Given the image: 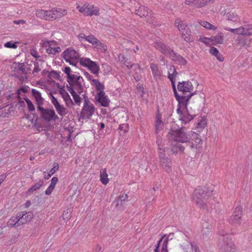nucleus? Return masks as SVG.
<instances>
[{"instance_id":"4468645a","label":"nucleus","mask_w":252,"mask_h":252,"mask_svg":"<svg viewBox=\"0 0 252 252\" xmlns=\"http://www.w3.org/2000/svg\"><path fill=\"white\" fill-rule=\"evenodd\" d=\"M193 86L191 82L183 81L182 82H179L177 85L178 90L182 92L183 94H186V93H192L193 91Z\"/></svg>"},{"instance_id":"39448f33","label":"nucleus","mask_w":252,"mask_h":252,"mask_svg":"<svg viewBox=\"0 0 252 252\" xmlns=\"http://www.w3.org/2000/svg\"><path fill=\"white\" fill-rule=\"evenodd\" d=\"M175 25L177 27L182 37L184 40L190 43L193 41L192 38L191 31L188 26L183 21L179 19L176 20L175 22Z\"/></svg>"},{"instance_id":"20e7f679","label":"nucleus","mask_w":252,"mask_h":252,"mask_svg":"<svg viewBox=\"0 0 252 252\" xmlns=\"http://www.w3.org/2000/svg\"><path fill=\"white\" fill-rule=\"evenodd\" d=\"M159 140L157 141L158 144V157L160 166L167 172H170L172 171V162L171 158L169 156H167L165 153L164 150L159 144Z\"/></svg>"},{"instance_id":"6ab92c4d","label":"nucleus","mask_w":252,"mask_h":252,"mask_svg":"<svg viewBox=\"0 0 252 252\" xmlns=\"http://www.w3.org/2000/svg\"><path fill=\"white\" fill-rule=\"evenodd\" d=\"M155 47L163 54L169 57L174 51L169 47L160 42L156 43Z\"/></svg>"},{"instance_id":"4c0bfd02","label":"nucleus","mask_w":252,"mask_h":252,"mask_svg":"<svg viewBox=\"0 0 252 252\" xmlns=\"http://www.w3.org/2000/svg\"><path fill=\"white\" fill-rule=\"evenodd\" d=\"M64 72L67 75V82L68 81H72V79L76 76V75L70 73L71 69L69 67H65L64 68Z\"/></svg>"},{"instance_id":"a878e982","label":"nucleus","mask_w":252,"mask_h":252,"mask_svg":"<svg viewBox=\"0 0 252 252\" xmlns=\"http://www.w3.org/2000/svg\"><path fill=\"white\" fill-rule=\"evenodd\" d=\"M85 40L92 43L94 45H95L96 47H102L103 45V44L101 43L99 40L92 35L87 36V37H85Z\"/></svg>"},{"instance_id":"2f4dec72","label":"nucleus","mask_w":252,"mask_h":252,"mask_svg":"<svg viewBox=\"0 0 252 252\" xmlns=\"http://www.w3.org/2000/svg\"><path fill=\"white\" fill-rule=\"evenodd\" d=\"M225 18L229 21L236 22L239 20L237 14L233 11H229L226 14Z\"/></svg>"},{"instance_id":"0e129e2a","label":"nucleus","mask_w":252,"mask_h":252,"mask_svg":"<svg viewBox=\"0 0 252 252\" xmlns=\"http://www.w3.org/2000/svg\"><path fill=\"white\" fill-rule=\"evenodd\" d=\"M84 99H85V102H84L83 107L90 106V105H93V104H92L90 102V101L89 100L88 97L86 96L85 95H84Z\"/></svg>"},{"instance_id":"bf43d9fd","label":"nucleus","mask_w":252,"mask_h":252,"mask_svg":"<svg viewBox=\"0 0 252 252\" xmlns=\"http://www.w3.org/2000/svg\"><path fill=\"white\" fill-rule=\"evenodd\" d=\"M190 244L192 251L194 250L195 252H200L199 249L195 242H191Z\"/></svg>"},{"instance_id":"393cba45","label":"nucleus","mask_w":252,"mask_h":252,"mask_svg":"<svg viewBox=\"0 0 252 252\" xmlns=\"http://www.w3.org/2000/svg\"><path fill=\"white\" fill-rule=\"evenodd\" d=\"M44 44L45 46H49V48L46 49V52L49 54L55 55L57 53H59L61 51V49L60 47H50V42L49 41H45Z\"/></svg>"},{"instance_id":"13d9d810","label":"nucleus","mask_w":252,"mask_h":252,"mask_svg":"<svg viewBox=\"0 0 252 252\" xmlns=\"http://www.w3.org/2000/svg\"><path fill=\"white\" fill-rule=\"evenodd\" d=\"M210 53L214 56L219 55V54L220 53L219 50L214 47H211L210 48Z\"/></svg>"},{"instance_id":"c85d7f7f","label":"nucleus","mask_w":252,"mask_h":252,"mask_svg":"<svg viewBox=\"0 0 252 252\" xmlns=\"http://www.w3.org/2000/svg\"><path fill=\"white\" fill-rule=\"evenodd\" d=\"M100 180L103 185H106L108 182V175L106 173V169H101L100 170Z\"/></svg>"},{"instance_id":"052dcab7","label":"nucleus","mask_w":252,"mask_h":252,"mask_svg":"<svg viewBox=\"0 0 252 252\" xmlns=\"http://www.w3.org/2000/svg\"><path fill=\"white\" fill-rule=\"evenodd\" d=\"M55 187H53L52 185H50L45 191V194L50 195L52 193Z\"/></svg>"},{"instance_id":"f03ea898","label":"nucleus","mask_w":252,"mask_h":252,"mask_svg":"<svg viewBox=\"0 0 252 252\" xmlns=\"http://www.w3.org/2000/svg\"><path fill=\"white\" fill-rule=\"evenodd\" d=\"M193 133L196 132L189 131L186 132L183 128L179 129L171 130L168 133V139L172 140L171 143V151L172 153L173 147L176 145H185L187 142H189L192 137Z\"/></svg>"},{"instance_id":"9d476101","label":"nucleus","mask_w":252,"mask_h":252,"mask_svg":"<svg viewBox=\"0 0 252 252\" xmlns=\"http://www.w3.org/2000/svg\"><path fill=\"white\" fill-rule=\"evenodd\" d=\"M177 112L179 116V120L182 122V123L186 124L192 120L195 116L196 114L194 112L190 111L188 108L181 110L180 107L177 109Z\"/></svg>"},{"instance_id":"58836bf2","label":"nucleus","mask_w":252,"mask_h":252,"mask_svg":"<svg viewBox=\"0 0 252 252\" xmlns=\"http://www.w3.org/2000/svg\"><path fill=\"white\" fill-rule=\"evenodd\" d=\"M69 92L71 94L74 101L76 103L78 104L81 102V98L80 96L77 94L74 90H73L71 88H70Z\"/></svg>"},{"instance_id":"e433bc0d","label":"nucleus","mask_w":252,"mask_h":252,"mask_svg":"<svg viewBox=\"0 0 252 252\" xmlns=\"http://www.w3.org/2000/svg\"><path fill=\"white\" fill-rule=\"evenodd\" d=\"M59 164L55 162L53 164V167L51 168L50 171L49 173L48 174L47 176L45 175L44 178L45 179H49L53 174H54L56 171H57L59 169Z\"/></svg>"},{"instance_id":"2eb2a0df","label":"nucleus","mask_w":252,"mask_h":252,"mask_svg":"<svg viewBox=\"0 0 252 252\" xmlns=\"http://www.w3.org/2000/svg\"><path fill=\"white\" fill-rule=\"evenodd\" d=\"M63 58L66 62L71 59H80L79 54L72 48H68L63 53Z\"/></svg>"},{"instance_id":"412c9836","label":"nucleus","mask_w":252,"mask_h":252,"mask_svg":"<svg viewBox=\"0 0 252 252\" xmlns=\"http://www.w3.org/2000/svg\"><path fill=\"white\" fill-rule=\"evenodd\" d=\"M32 95L35 99L37 107L42 106L44 104V99L42 97L41 93L34 89H32Z\"/></svg>"},{"instance_id":"7c9ffc66","label":"nucleus","mask_w":252,"mask_h":252,"mask_svg":"<svg viewBox=\"0 0 252 252\" xmlns=\"http://www.w3.org/2000/svg\"><path fill=\"white\" fill-rule=\"evenodd\" d=\"M198 23L204 28L209 30H216L217 27L212 25L208 22L203 20H198Z\"/></svg>"},{"instance_id":"603ef678","label":"nucleus","mask_w":252,"mask_h":252,"mask_svg":"<svg viewBox=\"0 0 252 252\" xmlns=\"http://www.w3.org/2000/svg\"><path fill=\"white\" fill-rule=\"evenodd\" d=\"M17 219V216L16 217H12L8 221V225L9 226H15L17 227V222H16Z\"/></svg>"},{"instance_id":"ddd939ff","label":"nucleus","mask_w":252,"mask_h":252,"mask_svg":"<svg viewBox=\"0 0 252 252\" xmlns=\"http://www.w3.org/2000/svg\"><path fill=\"white\" fill-rule=\"evenodd\" d=\"M95 99L96 104L98 103L103 107H108L110 102L104 92H97L95 96Z\"/></svg>"},{"instance_id":"c756f323","label":"nucleus","mask_w":252,"mask_h":252,"mask_svg":"<svg viewBox=\"0 0 252 252\" xmlns=\"http://www.w3.org/2000/svg\"><path fill=\"white\" fill-rule=\"evenodd\" d=\"M156 121L155 123L156 133H158L159 131L162 129L163 127V123L161 120V117L159 115H157L156 117Z\"/></svg>"},{"instance_id":"cd10ccee","label":"nucleus","mask_w":252,"mask_h":252,"mask_svg":"<svg viewBox=\"0 0 252 252\" xmlns=\"http://www.w3.org/2000/svg\"><path fill=\"white\" fill-rule=\"evenodd\" d=\"M91 84L95 86L97 92H104V85L100 83L98 80L94 79H92L91 81Z\"/></svg>"},{"instance_id":"864d4df0","label":"nucleus","mask_w":252,"mask_h":252,"mask_svg":"<svg viewBox=\"0 0 252 252\" xmlns=\"http://www.w3.org/2000/svg\"><path fill=\"white\" fill-rule=\"evenodd\" d=\"M89 10L88 9V4L85 3L83 6H82V8H80V9L79 11L83 13L84 15L88 16V11Z\"/></svg>"},{"instance_id":"4d7b16f0","label":"nucleus","mask_w":252,"mask_h":252,"mask_svg":"<svg viewBox=\"0 0 252 252\" xmlns=\"http://www.w3.org/2000/svg\"><path fill=\"white\" fill-rule=\"evenodd\" d=\"M62 97L63 98L64 100L65 101L67 105H68V101L70 102L71 103H72L73 104V102L70 98V95L68 94V93H65V95H63Z\"/></svg>"},{"instance_id":"6e6552de","label":"nucleus","mask_w":252,"mask_h":252,"mask_svg":"<svg viewBox=\"0 0 252 252\" xmlns=\"http://www.w3.org/2000/svg\"><path fill=\"white\" fill-rule=\"evenodd\" d=\"M173 90L174 96L178 102V108L180 107L181 110L183 109H187L188 108L187 105L189 101L190 97L195 94V92L190 93L187 95L183 94H182V95H179L177 93L176 88L173 89Z\"/></svg>"},{"instance_id":"423d86ee","label":"nucleus","mask_w":252,"mask_h":252,"mask_svg":"<svg viewBox=\"0 0 252 252\" xmlns=\"http://www.w3.org/2000/svg\"><path fill=\"white\" fill-rule=\"evenodd\" d=\"M219 246L222 252H235L236 249L231 237H221L219 241Z\"/></svg>"},{"instance_id":"a19ab883","label":"nucleus","mask_w":252,"mask_h":252,"mask_svg":"<svg viewBox=\"0 0 252 252\" xmlns=\"http://www.w3.org/2000/svg\"><path fill=\"white\" fill-rule=\"evenodd\" d=\"M127 198L128 196L126 194L124 193L122 195H120L118 198V199L114 202L116 203V207L118 208L119 207L120 201H123L125 202V201L126 200V199H127Z\"/></svg>"},{"instance_id":"c9c22d12","label":"nucleus","mask_w":252,"mask_h":252,"mask_svg":"<svg viewBox=\"0 0 252 252\" xmlns=\"http://www.w3.org/2000/svg\"><path fill=\"white\" fill-rule=\"evenodd\" d=\"M44 183L43 179H40L39 182L36 183L33 186L29 189V192H32L34 191L38 190L40 187H41Z\"/></svg>"},{"instance_id":"09e8293b","label":"nucleus","mask_w":252,"mask_h":252,"mask_svg":"<svg viewBox=\"0 0 252 252\" xmlns=\"http://www.w3.org/2000/svg\"><path fill=\"white\" fill-rule=\"evenodd\" d=\"M243 207L241 205L237 206L233 211L234 215H239V216H242Z\"/></svg>"},{"instance_id":"680f3d73","label":"nucleus","mask_w":252,"mask_h":252,"mask_svg":"<svg viewBox=\"0 0 252 252\" xmlns=\"http://www.w3.org/2000/svg\"><path fill=\"white\" fill-rule=\"evenodd\" d=\"M32 64V63L30 64H27V66L26 67V76L28 73L32 74V72H31Z\"/></svg>"},{"instance_id":"f257e3e1","label":"nucleus","mask_w":252,"mask_h":252,"mask_svg":"<svg viewBox=\"0 0 252 252\" xmlns=\"http://www.w3.org/2000/svg\"><path fill=\"white\" fill-rule=\"evenodd\" d=\"M189 142L185 145H176L173 147V154L181 152L184 153L191 158H194L197 153H200L202 147V140L198 133H193Z\"/></svg>"},{"instance_id":"f3484780","label":"nucleus","mask_w":252,"mask_h":252,"mask_svg":"<svg viewBox=\"0 0 252 252\" xmlns=\"http://www.w3.org/2000/svg\"><path fill=\"white\" fill-rule=\"evenodd\" d=\"M90 106L83 107L81 112V116L82 119H90L94 114V105H90Z\"/></svg>"},{"instance_id":"a18cd8bd","label":"nucleus","mask_w":252,"mask_h":252,"mask_svg":"<svg viewBox=\"0 0 252 252\" xmlns=\"http://www.w3.org/2000/svg\"><path fill=\"white\" fill-rule=\"evenodd\" d=\"M33 65V69L32 71V74L35 75V73L39 72L41 69L39 67V63L37 62H31Z\"/></svg>"},{"instance_id":"c03bdc74","label":"nucleus","mask_w":252,"mask_h":252,"mask_svg":"<svg viewBox=\"0 0 252 252\" xmlns=\"http://www.w3.org/2000/svg\"><path fill=\"white\" fill-rule=\"evenodd\" d=\"M92 62L93 61L90 59L86 58H82L80 60V64L82 65L87 67H88V66L90 65V64H91Z\"/></svg>"},{"instance_id":"338daca9","label":"nucleus","mask_w":252,"mask_h":252,"mask_svg":"<svg viewBox=\"0 0 252 252\" xmlns=\"http://www.w3.org/2000/svg\"><path fill=\"white\" fill-rule=\"evenodd\" d=\"M79 59H71L69 61L67 62L69 63L70 64L76 66L77 63H78Z\"/></svg>"},{"instance_id":"4be33fe9","label":"nucleus","mask_w":252,"mask_h":252,"mask_svg":"<svg viewBox=\"0 0 252 252\" xmlns=\"http://www.w3.org/2000/svg\"><path fill=\"white\" fill-rule=\"evenodd\" d=\"M178 73L174 66H171L168 71V78L170 79L173 89L176 88L175 86V77Z\"/></svg>"},{"instance_id":"a211bd4d","label":"nucleus","mask_w":252,"mask_h":252,"mask_svg":"<svg viewBox=\"0 0 252 252\" xmlns=\"http://www.w3.org/2000/svg\"><path fill=\"white\" fill-rule=\"evenodd\" d=\"M136 4L138 7V9H137V6H136L134 9L133 8H131L132 10H134L135 14L139 16L140 17H142L148 16V14H150L151 11H149V9L147 7L143 5H139L140 4L138 2H137Z\"/></svg>"},{"instance_id":"7ed1b4c3","label":"nucleus","mask_w":252,"mask_h":252,"mask_svg":"<svg viewBox=\"0 0 252 252\" xmlns=\"http://www.w3.org/2000/svg\"><path fill=\"white\" fill-rule=\"evenodd\" d=\"M210 195V192L207 191L206 189L198 187L193 191V198L198 207L206 210L207 212H209L210 209L207 205V200L209 198Z\"/></svg>"},{"instance_id":"49530a36","label":"nucleus","mask_w":252,"mask_h":252,"mask_svg":"<svg viewBox=\"0 0 252 252\" xmlns=\"http://www.w3.org/2000/svg\"><path fill=\"white\" fill-rule=\"evenodd\" d=\"M17 42H13L12 41H8L4 44V46L8 48L16 49L17 47Z\"/></svg>"},{"instance_id":"5fc2aeb1","label":"nucleus","mask_w":252,"mask_h":252,"mask_svg":"<svg viewBox=\"0 0 252 252\" xmlns=\"http://www.w3.org/2000/svg\"><path fill=\"white\" fill-rule=\"evenodd\" d=\"M27 214L26 212H22L17 214V217L20 219H22V221L23 222L24 224H25L27 222V220L24 219V216Z\"/></svg>"},{"instance_id":"1a4fd4ad","label":"nucleus","mask_w":252,"mask_h":252,"mask_svg":"<svg viewBox=\"0 0 252 252\" xmlns=\"http://www.w3.org/2000/svg\"><path fill=\"white\" fill-rule=\"evenodd\" d=\"M84 79L82 77L76 75L72 81H67L69 84L66 86L67 91L69 92L70 88H71L73 90H76L78 94H81L84 91L82 85Z\"/></svg>"},{"instance_id":"774afa93","label":"nucleus","mask_w":252,"mask_h":252,"mask_svg":"<svg viewBox=\"0 0 252 252\" xmlns=\"http://www.w3.org/2000/svg\"><path fill=\"white\" fill-rule=\"evenodd\" d=\"M119 60L122 62H126V60L125 57V56L123 54H120L118 56Z\"/></svg>"},{"instance_id":"dca6fc26","label":"nucleus","mask_w":252,"mask_h":252,"mask_svg":"<svg viewBox=\"0 0 252 252\" xmlns=\"http://www.w3.org/2000/svg\"><path fill=\"white\" fill-rule=\"evenodd\" d=\"M214 0H186L185 3L187 5L194 6L197 8L203 7L210 3H213Z\"/></svg>"},{"instance_id":"69168bd1","label":"nucleus","mask_w":252,"mask_h":252,"mask_svg":"<svg viewBox=\"0 0 252 252\" xmlns=\"http://www.w3.org/2000/svg\"><path fill=\"white\" fill-rule=\"evenodd\" d=\"M58 182V179L56 177H54L52 178L51 181V184L50 185H52L53 187H55L56 185Z\"/></svg>"},{"instance_id":"b1692460","label":"nucleus","mask_w":252,"mask_h":252,"mask_svg":"<svg viewBox=\"0 0 252 252\" xmlns=\"http://www.w3.org/2000/svg\"><path fill=\"white\" fill-rule=\"evenodd\" d=\"M88 16H92L93 15L98 16L100 14V9L98 7L94 5L88 4Z\"/></svg>"},{"instance_id":"6e6d98bb","label":"nucleus","mask_w":252,"mask_h":252,"mask_svg":"<svg viewBox=\"0 0 252 252\" xmlns=\"http://www.w3.org/2000/svg\"><path fill=\"white\" fill-rule=\"evenodd\" d=\"M50 95L51 96V102L55 106V107H56L57 106L60 104L58 102L57 99L51 93H50Z\"/></svg>"},{"instance_id":"f8f14e48","label":"nucleus","mask_w":252,"mask_h":252,"mask_svg":"<svg viewBox=\"0 0 252 252\" xmlns=\"http://www.w3.org/2000/svg\"><path fill=\"white\" fill-rule=\"evenodd\" d=\"M67 11L65 9L53 8L50 10H47L46 20H53L61 18L66 15Z\"/></svg>"},{"instance_id":"f704fd0d","label":"nucleus","mask_w":252,"mask_h":252,"mask_svg":"<svg viewBox=\"0 0 252 252\" xmlns=\"http://www.w3.org/2000/svg\"><path fill=\"white\" fill-rule=\"evenodd\" d=\"M242 216H239V215L233 214L230 219V223L231 224H238L241 223V219Z\"/></svg>"},{"instance_id":"72a5a7b5","label":"nucleus","mask_w":252,"mask_h":252,"mask_svg":"<svg viewBox=\"0 0 252 252\" xmlns=\"http://www.w3.org/2000/svg\"><path fill=\"white\" fill-rule=\"evenodd\" d=\"M151 68L154 77L156 79L158 78L160 76V73L158 65L155 63H152L151 64Z\"/></svg>"},{"instance_id":"79ce46f5","label":"nucleus","mask_w":252,"mask_h":252,"mask_svg":"<svg viewBox=\"0 0 252 252\" xmlns=\"http://www.w3.org/2000/svg\"><path fill=\"white\" fill-rule=\"evenodd\" d=\"M24 100L26 101V102L27 103V107H28V109L29 111L30 112L35 111V107H34L33 104L32 102V101L29 98H28L27 97L25 98Z\"/></svg>"},{"instance_id":"3c124183","label":"nucleus","mask_w":252,"mask_h":252,"mask_svg":"<svg viewBox=\"0 0 252 252\" xmlns=\"http://www.w3.org/2000/svg\"><path fill=\"white\" fill-rule=\"evenodd\" d=\"M71 212L70 209H67L66 211H64L63 214V217L64 220H69L71 216Z\"/></svg>"},{"instance_id":"473e14b6","label":"nucleus","mask_w":252,"mask_h":252,"mask_svg":"<svg viewBox=\"0 0 252 252\" xmlns=\"http://www.w3.org/2000/svg\"><path fill=\"white\" fill-rule=\"evenodd\" d=\"M89 70H90L94 74H97L98 73L99 70V65L94 62H92L90 65L88 66Z\"/></svg>"},{"instance_id":"9b49d317","label":"nucleus","mask_w":252,"mask_h":252,"mask_svg":"<svg viewBox=\"0 0 252 252\" xmlns=\"http://www.w3.org/2000/svg\"><path fill=\"white\" fill-rule=\"evenodd\" d=\"M15 63L16 65L14 67L13 70L15 74L13 76L19 79L21 81L27 79L28 77L26 76V66L24 63L18 62Z\"/></svg>"},{"instance_id":"ea45409f","label":"nucleus","mask_w":252,"mask_h":252,"mask_svg":"<svg viewBox=\"0 0 252 252\" xmlns=\"http://www.w3.org/2000/svg\"><path fill=\"white\" fill-rule=\"evenodd\" d=\"M58 113L61 116H64L66 114V108L63 106L61 104L59 105L58 106L55 107Z\"/></svg>"},{"instance_id":"aec40b11","label":"nucleus","mask_w":252,"mask_h":252,"mask_svg":"<svg viewBox=\"0 0 252 252\" xmlns=\"http://www.w3.org/2000/svg\"><path fill=\"white\" fill-rule=\"evenodd\" d=\"M208 42H212V44H223L224 40L223 34L221 32H219L216 35L211 36L210 38H205Z\"/></svg>"},{"instance_id":"5701e85b","label":"nucleus","mask_w":252,"mask_h":252,"mask_svg":"<svg viewBox=\"0 0 252 252\" xmlns=\"http://www.w3.org/2000/svg\"><path fill=\"white\" fill-rule=\"evenodd\" d=\"M170 58L173 61L177 62L180 65H186L187 63L186 60L181 55L175 53L174 51L170 55Z\"/></svg>"},{"instance_id":"37998d69","label":"nucleus","mask_w":252,"mask_h":252,"mask_svg":"<svg viewBox=\"0 0 252 252\" xmlns=\"http://www.w3.org/2000/svg\"><path fill=\"white\" fill-rule=\"evenodd\" d=\"M47 10H44L43 9H38L36 11V16L37 17L40 18L41 19H44L46 20Z\"/></svg>"},{"instance_id":"8fccbe9b","label":"nucleus","mask_w":252,"mask_h":252,"mask_svg":"<svg viewBox=\"0 0 252 252\" xmlns=\"http://www.w3.org/2000/svg\"><path fill=\"white\" fill-rule=\"evenodd\" d=\"M237 34L239 36H246V28L240 27L237 28Z\"/></svg>"},{"instance_id":"0eeeda50","label":"nucleus","mask_w":252,"mask_h":252,"mask_svg":"<svg viewBox=\"0 0 252 252\" xmlns=\"http://www.w3.org/2000/svg\"><path fill=\"white\" fill-rule=\"evenodd\" d=\"M37 110L41 118L44 121L49 122L52 120H58L59 118L56 114L54 110L52 109H46L42 106L37 107Z\"/></svg>"},{"instance_id":"bb28decb","label":"nucleus","mask_w":252,"mask_h":252,"mask_svg":"<svg viewBox=\"0 0 252 252\" xmlns=\"http://www.w3.org/2000/svg\"><path fill=\"white\" fill-rule=\"evenodd\" d=\"M236 45L241 48L247 46L248 43V39L245 36H238L236 39Z\"/></svg>"},{"instance_id":"e2e57ef3","label":"nucleus","mask_w":252,"mask_h":252,"mask_svg":"<svg viewBox=\"0 0 252 252\" xmlns=\"http://www.w3.org/2000/svg\"><path fill=\"white\" fill-rule=\"evenodd\" d=\"M246 36L252 35V26H250L246 28Z\"/></svg>"},{"instance_id":"de8ad7c7","label":"nucleus","mask_w":252,"mask_h":252,"mask_svg":"<svg viewBox=\"0 0 252 252\" xmlns=\"http://www.w3.org/2000/svg\"><path fill=\"white\" fill-rule=\"evenodd\" d=\"M48 77L49 78H54L58 80H61L60 74L55 70H52L50 72H49L48 74Z\"/></svg>"}]
</instances>
